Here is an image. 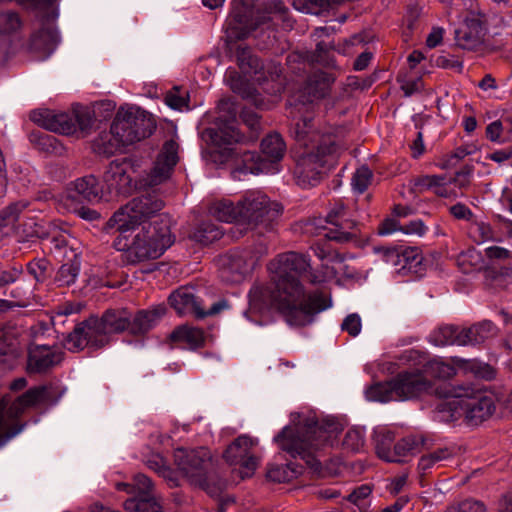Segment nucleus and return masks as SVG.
Masks as SVG:
<instances>
[{"instance_id": "21", "label": "nucleus", "mask_w": 512, "mask_h": 512, "mask_svg": "<svg viewBox=\"0 0 512 512\" xmlns=\"http://www.w3.org/2000/svg\"><path fill=\"white\" fill-rule=\"evenodd\" d=\"M95 121L94 111L81 104H73L71 113L66 114V136H75L77 139L87 137Z\"/></svg>"}, {"instance_id": "13", "label": "nucleus", "mask_w": 512, "mask_h": 512, "mask_svg": "<svg viewBox=\"0 0 512 512\" xmlns=\"http://www.w3.org/2000/svg\"><path fill=\"white\" fill-rule=\"evenodd\" d=\"M174 462L192 484L202 487L206 484L207 472L211 466V456L207 449L177 448L174 452Z\"/></svg>"}, {"instance_id": "64", "label": "nucleus", "mask_w": 512, "mask_h": 512, "mask_svg": "<svg viewBox=\"0 0 512 512\" xmlns=\"http://www.w3.org/2000/svg\"><path fill=\"white\" fill-rule=\"evenodd\" d=\"M445 512H487L485 505L475 499H465L458 503L451 504Z\"/></svg>"}, {"instance_id": "60", "label": "nucleus", "mask_w": 512, "mask_h": 512, "mask_svg": "<svg viewBox=\"0 0 512 512\" xmlns=\"http://www.w3.org/2000/svg\"><path fill=\"white\" fill-rule=\"evenodd\" d=\"M265 10L269 14H274L283 22L285 28H292L293 21L289 16V9L281 0H271L265 5Z\"/></svg>"}, {"instance_id": "22", "label": "nucleus", "mask_w": 512, "mask_h": 512, "mask_svg": "<svg viewBox=\"0 0 512 512\" xmlns=\"http://www.w3.org/2000/svg\"><path fill=\"white\" fill-rule=\"evenodd\" d=\"M486 27L479 17L467 18L463 25L455 30V40L458 47L473 51L484 42Z\"/></svg>"}, {"instance_id": "49", "label": "nucleus", "mask_w": 512, "mask_h": 512, "mask_svg": "<svg viewBox=\"0 0 512 512\" xmlns=\"http://www.w3.org/2000/svg\"><path fill=\"white\" fill-rule=\"evenodd\" d=\"M422 262L423 256L419 248L403 246L399 271L418 273Z\"/></svg>"}, {"instance_id": "12", "label": "nucleus", "mask_w": 512, "mask_h": 512, "mask_svg": "<svg viewBox=\"0 0 512 512\" xmlns=\"http://www.w3.org/2000/svg\"><path fill=\"white\" fill-rule=\"evenodd\" d=\"M326 222L333 226L325 234V237L329 240L348 243L359 238L360 224L354 219L351 210L340 199L330 203Z\"/></svg>"}, {"instance_id": "35", "label": "nucleus", "mask_w": 512, "mask_h": 512, "mask_svg": "<svg viewBox=\"0 0 512 512\" xmlns=\"http://www.w3.org/2000/svg\"><path fill=\"white\" fill-rule=\"evenodd\" d=\"M460 340H462L461 329L451 324L441 325L429 335V342L435 346H459Z\"/></svg>"}, {"instance_id": "24", "label": "nucleus", "mask_w": 512, "mask_h": 512, "mask_svg": "<svg viewBox=\"0 0 512 512\" xmlns=\"http://www.w3.org/2000/svg\"><path fill=\"white\" fill-rule=\"evenodd\" d=\"M66 196L70 199L99 200L102 198V188L95 176L88 175L71 182L66 187Z\"/></svg>"}, {"instance_id": "3", "label": "nucleus", "mask_w": 512, "mask_h": 512, "mask_svg": "<svg viewBox=\"0 0 512 512\" xmlns=\"http://www.w3.org/2000/svg\"><path fill=\"white\" fill-rule=\"evenodd\" d=\"M341 430V424L334 419L319 423L315 416H305L285 426L274 437V441L292 458L304 460L311 469L317 471L321 468L319 452L331 445Z\"/></svg>"}, {"instance_id": "6", "label": "nucleus", "mask_w": 512, "mask_h": 512, "mask_svg": "<svg viewBox=\"0 0 512 512\" xmlns=\"http://www.w3.org/2000/svg\"><path fill=\"white\" fill-rule=\"evenodd\" d=\"M215 149L211 152L214 162L220 164L232 162L235 170L242 174H259L269 170L266 159L256 152L243 150L237 143L240 133L233 126L226 130L207 129Z\"/></svg>"}, {"instance_id": "42", "label": "nucleus", "mask_w": 512, "mask_h": 512, "mask_svg": "<svg viewBox=\"0 0 512 512\" xmlns=\"http://www.w3.org/2000/svg\"><path fill=\"white\" fill-rule=\"evenodd\" d=\"M394 388L393 378L387 382L376 383L366 390V398L369 401H378L382 403L398 401Z\"/></svg>"}, {"instance_id": "16", "label": "nucleus", "mask_w": 512, "mask_h": 512, "mask_svg": "<svg viewBox=\"0 0 512 512\" xmlns=\"http://www.w3.org/2000/svg\"><path fill=\"white\" fill-rule=\"evenodd\" d=\"M178 149V143L172 139L163 144L154 162V166L142 179L143 186L152 188L170 178L174 167L179 161Z\"/></svg>"}, {"instance_id": "47", "label": "nucleus", "mask_w": 512, "mask_h": 512, "mask_svg": "<svg viewBox=\"0 0 512 512\" xmlns=\"http://www.w3.org/2000/svg\"><path fill=\"white\" fill-rule=\"evenodd\" d=\"M29 202L27 200H19L10 203L8 206L0 210V230L3 228L14 225L20 215L28 208Z\"/></svg>"}, {"instance_id": "29", "label": "nucleus", "mask_w": 512, "mask_h": 512, "mask_svg": "<svg viewBox=\"0 0 512 512\" xmlns=\"http://www.w3.org/2000/svg\"><path fill=\"white\" fill-rule=\"evenodd\" d=\"M91 146L95 154L105 158L113 156L122 147H125L120 141V137L113 132L111 125L109 131H102L94 138Z\"/></svg>"}, {"instance_id": "37", "label": "nucleus", "mask_w": 512, "mask_h": 512, "mask_svg": "<svg viewBox=\"0 0 512 512\" xmlns=\"http://www.w3.org/2000/svg\"><path fill=\"white\" fill-rule=\"evenodd\" d=\"M302 467L293 463L269 464L267 466L266 478L270 482L285 483L297 478L302 472Z\"/></svg>"}, {"instance_id": "40", "label": "nucleus", "mask_w": 512, "mask_h": 512, "mask_svg": "<svg viewBox=\"0 0 512 512\" xmlns=\"http://www.w3.org/2000/svg\"><path fill=\"white\" fill-rule=\"evenodd\" d=\"M17 235L22 241L28 242L37 238H47L49 233L40 221L34 217H28L23 219L17 227Z\"/></svg>"}, {"instance_id": "26", "label": "nucleus", "mask_w": 512, "mask_h": 512, "mask_svg": "<svg viewBox=\"0 0 512 512\" xmlns=\"http://www.w3.org/2000/svg\"><path fill=\"white\" fill-rule=\"evenodd\" d=\"M165 313L166 307L164 305L139 310L130 320V333L135 336L146 334L158 324Z\"/></svg>"}, {"instance_id": "62", "label": "nucleus", "mask_w": 512, "mask_h": 512, "mask_svg": "<svg viewBox=\"0 0 512 512\" xmlns=\"http://www.w3.org/2000/svg\"><path fill=\"white\" fill-rule=\"evenodd\" d=\"M403 246L399 247H386V246H375L373 248L374 253L381 256L382 260L394 267H399L401 264V253Z\"/></svg>"}, {"instance_id": "54", "label": "nucleus", "mask_w": 512, "mask_h": 512, "mask_svg": "<svg viewBox=\"0 0 512 512\" xmlns=\"http://www.w3.org/2000/svg\"><path fill=\"white\" fill-rule=\"evenodd\" d=\"M333 0H293V7L303 13L319 15L328 10Z\"/></svg>"}, {"instance_id": "36", "label": "nucleus", "mask_w": 512, "mask_h": 512, "mask_svg": "<svg viewBox=\"0 0 512 512\" xmlns=\"http://www.w3.org/2000/svg\"><path fill=\"white\" fill-rule=\"evenodd\" d=\"M209 213L221 222L240 224L238 202L235 204L230 199H220L212 202L209 206Z\"/></svg>"}, {"instance_id": "55", "label": "nucleus", "mask_w": 512, "mask_h": 512, "mask_svg": "<svg viewBox=\"0 0 512 512\" xmlns=\"http://www.w3.org/2000/svg\"><path fill=\"white\" fill-rule=\"evenodd\" d=\"M343 448L351 452H360L365 445V434L361 428H350L345 433L343 442Z\"/></svg>"}, {"instance_id": "45", "label": "nucleus", "mask_w": 512, "mask_h": 512, "mask_svg": "<svg viewBox=\"0 0 512 512\" xmlns=\"http://www.w3.org/2000/svg\"><path fill=\"white\" fill-rule=\"evenodd\" d=\"M124 509L129 512H161L162 507L151 494H145L127 499Z\"/></svg>"}, {"instance_id": "57", "label": "nucleus", "mask_w": 512, "mask_h": 512, "mask_svg": "<svg viewBox=\"0 0 512 512\" xmlns=\"http://www.w3.org/2000/svg\"><path fill=\"white\" fill-rule=\"evenodd\" d=\"M20 4L28 5L32 9L40 12V16L46 21L55 19L57 16L55 9L56 0H17Z\"/></svg>"}, {"instance_id": "17", "label": "nucleus", "mask_w": 512, "mask_h": 512, "mask_svg": "<svg viewBox=\"0 0 512 512\" xmlns=\"http://www.w3.org/2000/svg\"><path fill=\"white\" fill-rule=\"evenodd\" d=\"M443 406L448 407L453 412L452 416L458 413V409H460L465 414L466 419L476 425L490 417L495 410L493 400L487 396L463 397L457 395L444 403Z\"/></svg>"}, {"instance_id": "28", "label": "nucleus", "mask_w": 512, "mask_h": 512, "mask_svg": "<svg viewBox=\"0 0 512 512\" xmlns=\"http://www.w3.org/2000/svg\"><path fill=\"white\" fill-rule=\"evenodd\" d=\"M28 140L34 149L46 156H60L64 150L60 140L41 130H32L28 134Z\"/></svg>"}, {"instance_id": "5", "label": "nucleus", "mask_w": 512, "mask_h": 512, "mask_svg": "<svg viewBox=\"0 0 512 512\" xmlns=\"http://www.w3.org/2000/svg\"><path fill=\"white\" fill-rule=\"evenodd\" d=\"M130 331V318L125 310L108 309L99 318L90 316L78 323L73 331L66 336L68 349L79 352L85 347L94 350L105 347L110 341V334Z\"/></svg>"}, {"instance_id": "8", "label": "nucleus", "mask_w": 512, "mask_h": 512, "mask_svg": "<svg viewBox=\"0 0 512 512\" xmlns=\"http://www.w3.org/2000/svg\"><path fill=\"white\" fill-rule=\"evenodd\" d=\"M47 394L46 386H36L17 397L11 404L7 397L0 399V446L23 430L25 423H20L19 417L27 408L45 402Z\"/></svg>"}, {"instance_id": "7", "label": "nucleus", "mask_w": 512, "mask_h": 512, "mask_svg": "<svg viewBox=\"0 0 512 512\" xmlns=\"http://www.w3.org/2000/svg\"><path fill=\"white\" fill-rule=\"evenodd\" d=\"M281 213L282 207L260 190H248L238 200L240 224L260 233L272 231Z\"/></svg>"}, {"instance_id": "4", "label": "nucleus", "mask_w": 512, "mask_h": 512, "mask_svg": "<svg viewBox=\"0 0 512 512\" xmlns=\"http://www.w3.org/2000/svg\"><path fill=\"white\" fill-rule=\"evenodd\" d=\"M173 243L169 217L161 214L158 220L142 226L131 242L128 241L126 233H120L115 238L113 247L118 251H125L128 263L136 264L159 258Z\"/></svg>"}, {"instance_id": "52", "label": "nucleus", "mask_w": 512, "mask_h": 512, "mask_svg": "<svg viewBox=\"0 0 512 512\" xmlns=\"http://www.w3.org/2000/svg\"><path fill=\"white\" fill-rule=\"evenodd\" d=\"M282 75V67L279 63L274 61H269L267 63L261 62V67L259 69V73L257 75H253L255 80L259 85H263L265 83L276 82L280 79Z\"/></svg>"}, {"instance_id": "39", "label": "nucleus", "mask_w": 512, "mask_h": 512, "mask_svg": "<svg viewBox=\"0 0 512 512\" xmlns=\"http://www.w3.org/2000/svg\"><path fill=\"white\" fill-rule=\"evenodd\" d=\"M332 50H337L340 52V50L336 48L333 41H318L316 43L315 50L311 52L308 60L312 63H317L327 68L337 69L335 58L333 54H331Z\"/></svg>"}, {"instance_id": "30", "label": "nucleus", "mask_w": 512, "mask_h": 512, "mask_svg": "<svg viewBox=\"0 0 512 512\" xmlns=\"http://www.w3.org/2000/svg\"><path fill=\"white\" fill-rule=\"evenodd\" d=\"M461 331L462 340H460L459 346L475 345L492 337L495 334V325L489 320H484L471 327L462 328Z\"/></svg>"}, {"instance_id": "15", "label": "nucleus", "mask_w": 512, "mask_h": 512, "mask_svg": "<svg viewBox=\"0 0 512 512\" xmlns=\"http://www.w3.org/2000/svg\"><path fill=\"white\" fill-rule=\"evenodd\" d=\"M256 445L251 437L241 435L237 437L224 451L223 458L230 465L239 466L241 478L251 477L257 468L258 460L251 454Z\"/></svg>"}, {"instance_id": "51", "label": "nucleus", "mask_w": 512, "mask_h": 512, "mask_svg": "<svg viewBox=\"0 0 512 512\" xmlns=\"http://www.w3.org/2000/svg\"><path fill=\"white\" fill-rule=\"evenodd\" d=\"M373 491V485L362 484L352 490L350 494L345 497L346 500L359 508L361 512H367L369 508L368 497Z\"/></svg>"}, {"instance_id": "2", "label": "nucleus", "mask_w": 512, "mask_h": 512, "mask_svg": "<svg viewBox=\"0 0 512 512\" xmlns=\"http://www.w3.org/2000/svg\"><path fill=\"white\" fill-rule=\"evenodd\" d=\"M296 144L303 148L294 168L297 184L302 188L318 185L329 169L339 149L336 137L330 131L316 126L313 118L297 120L290 128Z\"/></svg>"}, {"instance_id": "58", "label": "nucleus", "mask_w": 512, "mask_h": 512, "mask_svg": "<svg viewBox=\"0 0 512 512\" xmlns=\"http://www.w3.org/2000/svg\"><path fill=\"white\" fill-rule=\"evenodd\" d=\"M255 27L246 25L245 16L239 13L233 15V22L230 23L229 35L236 40L246 39Z\"/></svg>"}, {"instance_id": "1", "label": "nucleus", "mask_w": 512, "mask_h": 512, "mask_svg": "<svg viewBox=\"0 0 512 512\" xmlns=\"http://www.w3.org/2000/svg\"><path fill=\"white\" fill-rule=\"evenodd\" d=\"M251 308L264 312L271 308L281 313L291 326H306L314 315L330 307L321 292L307 294L297 277L270 274V283L254 284L249 291Z\"/></svg>"}, {"instance_id": "34", "label": "nucleus", "mask_w": 512, "mask_h": 512, "mask_svg": "<svg viewBox=\"0 0 512 512\" xmlns=\"http://www.w3.org/2000/svg\"><path fill=\"white\" fill-rule=\"evenodd\" d=\"M455 455L454 448L443 447L421 456L418 462V470L421 476H426L432 468L440 467L441 462L452 459Z\"/></svg>"}, {"instance_id": "27", "label": "nucleus", "mask_w": 512, "mask_h": 512, "mask_svg": "<svg viewBox=\"0 0 512 512\" xmlns=\"http://www.w3.org/2000/svg\"><path fill=\"white\" fill-rule=\"evenodd\" d=\"M30 120L39 127L64 135V112L49 108L34 109L29 114Z\"/></svg>"}, {"instance_id": "53", "label": "nucleus", "mask_w": 512, "mask_h": 512, "mask_svg": "<svg viewBox=\"0 0 512 512\" xmlns=\"http://www.w3.org/2000/svg\"><path fill=\"white\" fill-rule=\"evenodd\" d=\"M282 75V67L279 63L274 61H269L267 63L261 62V67L259 69V73L257 75H253L255 80L259 85H263L265 83L276 82L280 79Z\"/></svg>"}, {"instance_id": "11", "label": "nucleus", "mask_w": 512, "mask_h": 512, "mask_svg": "<svg viewBox=\"0 0 512 512\" xmlns=\"http://www.w3.org/2000/svg\"><path fill=\"white\" fill-rule=\"evenodd\" d=\"M267 269L270 274L283 277H297L307 279L311 284L321 282V278L311 267V259L308 255L288 251L278 254L269 261Z\"/></svg>"}, {"instance_id": "14", "label": "nucleus", "mask_w": 512, "mask_h": 512, "mask_svg": "<svg viewBox=\"0 0 512 512\" xmlns=\"http://www.w3.org/2000/svg\"><path fill=\"white\" fill-rule=\"evenodd\" d=\"M170 305L179 315H193L198 319L219 314L229 307L227 300L215 302L208 310L202 308V302L195 296L193 288L180 287L169 296Z\"/></svg>"}, {"instance_id": "63", "label": "nucleus", "mask_w": 512, "mask_h": 512, "mask_svg": "<svg viewBox=\"0 0 512 512\" xmlns=\"http://www.w3.org/2000/svg\"><path fill=\"white\" fill-rule=\"evenodd\" d=\"M21 27V19L18 13L6 11L0 13V32L11 34Z\"/></svg>"}, {"instance_id": "10", "label": "nucleus", "mask_w": 512, "mask_h": 512, "mask_svg": "<svg viewBox=\"0 0 512 512\" xmlns=\"http://www.w3.org/2000/svg\"><path fill=\"white\" fill-rule=\"evenodd\" d=\"M112 130L124 146L132 145L149 137L156 123L149 113L138 108L119 109L111 123Z\"/></svg>"}, {"instance_id": "25", "label": "nucleus", "mask_w": 512, "mask_h": 512, "mask_svg": "<svg viewBox=\"0 0 512 512\" xmlns=\"http://www.w3.org/2000/svg\"><path fill=\"white\" fill-rule=\"evenodd\" d=\"M335 76L331 73L317 70L313 72L306 80L304 86V95H307V101L313 102L322 99L329 94Z\"/></svg>"}, {"instance_id": "43", "label": "nucleus", "mask_w": 512, "mask_h": 512, "mask_svg": "<svg viewBox=\"0 0 512 512\" xmlns=\"http://www.w3.org/2000/svg\"><path fill=\"white\" fill-rule=\"evenodd\" d=\"M422 441L416 436H407L399 440L393 446L391 452L392 459L388 462H402V459L408 455H413L419 451Z\"/></svg>"}, {"instance_id": "18", "label": "nucleus", "mask_w": 512, "mask_h": 512, "mask_svg": "<svg viewBox=\"0 0 512 512\" xmlns=\"http://www.w3.org/2000/svg\"><path fill=\"white\" fill-rule=\"evenodd\" d=\"M220 278L229 284L241 283L255 269V260L242 249L228 252L219 259Z\"/></svg>"}, {"instance_id": "19", "label": "nucleus", "mask_w": 512, "mask_h": 512, "mask_svg": "<svg viewBox=\"0 0 512 512\" xmlns=\"http://www.w3.org/2000/svg\"><path fill=\"white\" fill-rule=\"evenodd\" d=\"M133 166V160L130 158L110 162L103 176L110 193L125 195L131 191L134 186L131 176Z\"/></svg>"}, {"instance_id": "56", "label": "nucleus", "mask_w": 512, "mask_h": 512, "mask_svg": "<svg viewBox=\"0 0 512 512\" xmlns=\"http://www.w3.org/2000/svg\"><path fill=\"white\" fill-rule=\"evenodd\" d=\"M26 271L36 284L42 283L50 275V263L45 258L33 259L26 265Z\"/></svg>"}, {"instance_id": "32", "label": "nucleus", "mask_w": 512, "mask_h": 512, "mask_svg": "<svg viewBox=\"0 0 512 512\" xmlns=\"http://www.w3.org/2000/svg\"><path fill=\"white\" fill-rule=\"evenodd\" d=\"M169 338L172 342L186 343L192 349L203 346L205 342L203 330L189 325L175 328Z\"/></svg>"}, {"instance_id": "59", "label": "nucleus", "mask_w": 512, "mask_h": 512, "mask_svg": "<svg viewBox=\"0 0 512 512\" xmlns=\"http://www.w3.org/2000/svg\"><path fill=\"white\" fill-rule=\"evenodd\" d=\"M466 369L471 371L475 377L483 380H492L496 377V369L484 362L478 360L466 361Z\"/></svg>"}, {"instance_id": "38", "label": "nucleus", "mask_w": 512, "mask_h": 512, "mask_svg": "<svg viewBox=\"0 0 512 512\" xmlns=\"http://www.w3.org/2000/svg\"><path fill=\"white\" fill-rule=\"evenodd\" d=\"M419 371L426 379L431 377L443 380L453 377L456 373L455 368L451 364L438 358L426 361Z\"/></svg>"}, {"instance_id": "31", "label": "nucleus", "mask_w": 512, "mask_h": 512, "mask_svg": "<svg viewBox=\"0 0 512 512\" xmlns=\"http://www.w3.org/2000/svg\"><path fill=\"white\" fill-rule=\"evenodd\" d=\"M286 151V144L278 133L267 135L261 141V152L263 158L266 159L268 167L270 164L280 161Z\"/></svg>"}, {"instance_id": "20", "label": "nucleus", "mask_w": 512, "mask_h": 512, "mask_svg": "<svg viewBox=\"0 0 512 512\" xmlns=\"http://www.w3.org/2000/svg\"><path fill=\"white\" fill-rule=\"evenodd\" d=\"M393 380L398 401L417 398L432 389L431 381L426 379L419 369L400 372Z\"/></svg>"}, {"instance_id": "46", "label": "nucleus", "mask_w": 512, "mask_h": 512, "mask_svg": "<svg viewBox=\"0 0 512 512\" xmlns=\"http://www.w3.org/2000/svg\"><path fill=\"white\" fill-rule=\"evenodd\" d=\"M29 202L27 200H19L10 203L8 206L0 210V230L3 228L14 225L20 215L28 208Z\"/></svg>"}, {"instance_id": "61", "label": "nucleus", "mask_w": 512, "mask_h": 512, "mask_svg": "<svg viewBox=\"0 0 512 512\" xmlns=\"http://www.w3.org/2000/svg\"><path fill=\"white\" fill-rule=\"evenodd\" d=\"M372 177L373 173L369 167L363 165L358 168L352 177V186L354 190L360 194L364 193L371 184Z\"/></svg>"}, {"instance_id": "50", "label": "nucleus", "mask_w": 512, "mask_h": 512, "mask_svg": "<svg viewBox=\"0 0 512 512\" xmlns=\"http://www.w3.org/2000/svg\"><path fill=\"white\" fill-rule=\"evenodd\" d=\"M222 235L223 232L219 226L210 222H203L193 232L192 239L203 245H209L219 240Z\"/></svg>"}, {"instance_id": "23", "label": "nucleus", "mask_w": 512, "mask_h": 512, "mask_svg": "<svg viewBox=\"0 0 512 512\" xmlns=\"http://www.w3.org/2000/svg\"><path fill=\"white\" fill-rule=\"evenodd\" d=\"M61 362V356L47 345L31 344L28 348L27 372L29 375L46 373Z\"/></svg>"}, {"instance_id": "9", "label": "nucleus", "mask_w": 512, "mask_h": 512, "mask_svg": "<svg viewBox=\"0 0 512 512\" xmlns=\"http://www.w3.org/2000/svg\"><path fill=\"white\" fill-rule=\"evenodd\" d=\"M163 207L164 201L154 191L142 193L115 212L107 225L116 227L119 233L124 234L134 230L146 219L157 214Z\"/></svg>"}, {"instance_id": "44", "label": "nucleus", "mask_w": 512, "mask_h": 512, "mask_svg": "<svg viewBox=\"0 0 512 512\" xmlns=\"http://www.w3.org/2000/svg\"><path fill=\"white\" fill-rule=\"evenodd\" d=\"M236 58L239 68L246 74L257 75L261 67V60L252 53L248 46H238Z\"/></svg>"}, {"instance_id": "41", "label": "nucleus", "mask_w": 512, "mask_h": 512, "mask_svg": "<svg viewBox=\"0 0 512 512\" xmlns=\"http://www.w3.org/2000/svg\"><path fill=\"white\" fill-rule=\"evenodd\" d=\"M374 445L377 455L385 460L392 459L391 452L393 451L395 435L392 431L380 428L374 431Z\"/></svg>"}, {"instance_id": "33", "label": "nucleus", "mask_w": 512, "mask_h": 512, "mask_svg": "<svg viewBox=\"0 0 512 512\" xmlns=\"http://www.w3.org/2000/svg\"><path fill=\"white\" fill-rule=\"evenodd\" d=\"M66 260L69 261V268L66 274V286H69L75 282L80 272L82 262V247L75 238H73L72 241L66 239Z\"/></svg>"}, {"instance_id": "48", "label": "nucleus", "mask_w": 512, "mask_h": 512, "mask_svg": "<svg viewBox=\"0 0 512 512\" xmlns=\"http://www.w3.org/2000/svg\"><path fill=\"white\" fill-rule=\"evenodd\" d=\"M29 202L27 200H19L10 203L8 206L0 210V230L3 228L14 225L20 215L28 208Z\"/></svg>"}]
</instances>
